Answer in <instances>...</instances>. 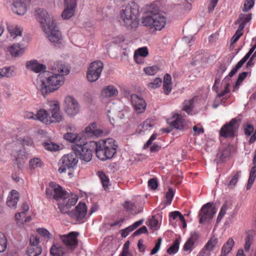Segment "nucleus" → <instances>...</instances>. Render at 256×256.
<instances>
[{"label": "nucleus", "mask_w": 256, "mask_h": 256, "mask_svg": "<svg viewBox=\"0 0 256 256\" xmlns=\"http://www.w3.org/2000/svg\"><path fill=\"white\" fill-rule=\"evenodd\" d=\"M112 138H107L104 141L96 142L90 141L88 143L76 144L72 146V149L77 158L85 162H90L94 151L96 156L101 160L111 159L116 152L118 146Z\"/></svg>", "instance_id": "f257e3e1"}, {"label": "nucleus", "mask_w": 256, "mask_h": 256, "mask_svg": "<svg viewBox=\"0 0 256 256\" xmlns=\"http://www.w3.org/2000/svg\"><path fill=\"white\" fill-rule=\"evenodd\" d=\"M50 66L52 72H43L39 74L36 80V87L44 98L48 94L57 90L64 82V76L70 72L68 66L62 62L51 63Z\"/></svg>", "instance_id": "f03ea898"}, {"label": "nucleus", "mask_w": 256, "mask_h": 256, "mask_svg": "<svg viewBox=\"0 0 256 256\" xmlns=\"http://www.w3.org/2000/svg\"><path fill=\"white\" fill-rule=\"evenodd\" d=\"M78 200L76 195H72L71 198L67 200L66 204H59V209L62 213L68 214L72 218L80 221L85 218L87 212V208L84 202H80L76 206L74 210H68L72 206L76 203Z\"/></svg>", "instance_id": "7ed1b4c3"}, {"label": "nucleus", "mask_w": 256, "mask_h": 256, "mask_svg": "<svg viewBox=\"0 0 256 256\" xmlns=\"http://www.w3.org/2000/svg\"><path fill=\"white\" fill-rule=\"evenodd\" d=\"M139 13L138 4L131 2L126 6H122L120 10V18L128 28H136L138 24L137 16Z\"/></svg>", "instance_id": "20e7f679"}, {"label": "nucleus", "mask_w": 256, "mask_h": 256, "mask_svg": "<svg viewBox=\"0 0 256 256\" xmlns=\"http://www.w3.org/2000/svg\"><path fill=\"white\" fill-rule=\"evenodd\" d=\"M78 162L76 154L74 152L65 154L61 158L58 162V172L62 174L66 172L67 170L74 169L76 167Z\"/></svg>", "instance_id": "39448f33"}, {"label": "nucleus", "mask_w": 256, "mask_h": 256, "mask_svg": "<svg viewBox=\"0 0 256 256\" xmlns=\"http://www.w3.org/2000/svg\"><path fill=\"white\" fill-rule=\"evenodd\" d=\"M142 23L144 26L154 27L156 30H161L166 25V20L162 14L155 15L154 16L143 17Z\"/></svg>", "instance_id": "423d86ee"}, {"label": "nucleus", "mask_w": 256, "mask_h": 256, "mask_svg": "<svg viewBox=\"0 0 256 256\" xmlns=\"http://www.w3.org/2000/svg\"><path fill=\"white\" fill-rule=\"evenodd\" d=\"M238 128L237 120L236 118H232L221 128L219 136L225 138H233L236 135Z\"/></svg>", "instance_id": "0eeeda50"}, {"label": "nucleus", "mask_w": 256, "mask_h": 256, "mask_svg": "<svg viewBox=\"0 0 256 256\" xmlns=\"http://www.w3.org/2000/svg\"><path fill=\"white\" fill-rule=\"evenodd\" d=\"M103 68V64L100 61L92 62L86 74L88 80L90 82L96 81L99 78Z\"/></svg>", "instance_id": "6e6552de"}, {"label": "nucleus", "mask_w": 256, "mask_h": 256, "mask_svg": "<svg viewBox=\"0 0 256 256\" xmlns=\"http://www.w3.org/2000/svg\"><path fill=\"white\" fill-rule=\"evenodd\" d=\"M64 106L66 112L70 116H74L80 110V106L78 101L71 96L65 98Z\"/></svg>", "instance_id": "1a4fd4ad"}, {"label": "nucleus", "mask_w": 256, "mask_h": 256, "mask_svg": "<svg viewBox=\"0 0 256 256\" xmlns=\"http://www.w3.org/2000/svg\"><path fill=\"white\" fill-rule=\"evenodd\" d=\"M47 36L52 42L58 43L61 40V34L57 30L56 26L54 22H51V25L44 26L43 29Z\"/></svg>", "instance_id": "9d476101"}, {"label": "nucleus", "mask_w": 256, "mask_h": 256, "mask_svg": "<svg viewBox=\"0 0 256 256\" xmlns=\"http://www.w3.org/2000/svg\"><path fill=\"white\" fill-rule=\"evenodd\" d=\"M78 233L72 232L68 235L60 236V239L68 250H74L78 244L77 236Z\"/></svg>", "instance_id": "9b49d317"}, {"label": "nucleus", "mask_w": 256, "mask_h": 256, "mask_svg": "<svg viewBox=\"0 0 256 256\" xmlns=\"http://www.w3.org/2000/svg\"><path fill=\"white\" fill-rule=\"evenodd\" d=\"M49 112L51 114L50 116V123L59 122L62 120L63 117L60 112V104L58 102H50Z\"/></svg>", "instance_id": "f8f14e48"}, {"label": "nucleus", "mask_w": 256, "mask_h": 256, "mask_svg": "<svg viewBox=\"0 0 256 256\" xmlns=\"http://www.w3.org/2000/svg\"><path fill=\"white\" fill-rule=\"evenodd\" d=\"M54 194L53 195L54 199L56 200H62V202H59L58 204V207L59 208V204H66L67 200L71 198L72 195H75L72 193L69 194L62 186L58 185L56 188L54 190Z\"/></svg>", "instance_id": "ddd939ff"}, {"label": "nucleus", "mask_w": 256, "mask_h": 256, "mask_svg": "<svg viewBox=\"0 0 256 256\" xmlns=\"http://www.w3.org/2000/svg\"><path fill=\"white\" fill-rule=\"evenodd\" d=\"M36 18L41 24L43 29L44 26L51 25V22H54L52 18H50V14L43 8H38L36 10Z\"/></svg>", "instance_id": "4468645a"}, {"label": "nucleus", "mask_w": 256, "mask_h": 256, "mask_svg": "<svg viewBox=\"0 0 256 256\" xmlns=\"http://www.w3.org/2000/svg\"><path fill=\"white\" fill-rule=\"evenodd\" d=\"M131 102L136 113L141 114L144 112L146 104L144 100L138 95H131Z\"/></svg>", "instance_id": "2eb2a0df"}, {"label": "nucleus", "mask_w": 256, "mask_h": 256, "mask_svg": "<svg viewBox=\"0 0 256 256\" xmlns=\"http://www.w3.org/2000/svg\"><path fill=\"white\" fill-rule=\"evenodd\" d=\"M66 6L62 12V16L66 20L70 18L73 16L76 6V0H64Z\"/></svg>", "instance_id": "dca6fc26"}, {"label": "nucleus", "mask_w": 256, "mask_h": 256, "mask_svg": "<svg viewBox=\"0 0 256 256\" xmlns=\"http://www.w3.org/2000/svg\"><path fill=\"white\" fill-rule=\"evenodd\" d=\"M234 146L232 144L223 146L217 154L216 157L219 158L220 162L224 161L227 158H230L232 154L235 151Z\"/></svg>", "instance_id": "f3484780"}, {"label": "nucleus", "mask_w": 256, "mask_h": 256, "mask_svg": "<svg viewBox=\"0 0 256 256\" xmlns=\"http://www.w3.org/2000/svg\"><path fill=\"white\" fill-rule=\"evenodd\" d=\"M30 0H14L12 10L18 15H24L26 12V5Z\"/></svg>", "instance_id": "a211bd4d"}, {"label": "nucleus", "mask_w": 256, "mask_h": 256, "mask_svg": "<svg viewBox=\"0 0 256 256\" xmlns=\"http://www.w3.org/2000/svg\"><path fill=\"white\" fill-rule=\"evenodd\" d=\"M26 67L36 73L40 72V74L43 72H46V66L38 63L36 60L27 62L26 63Z\"/></svg>", "instance_id": "6ab92c4d"}, {"label": "nucleus", "mask_w": 256, "mask_h": 256, "mask_svg": "<svg viewBox=\"0 0 256 256\" xmlns=\"http://www.w3.org/2000/svg\"><path fill=\"white\" fill-rule=\"evenodd\" d=\"M160 4L159 2L156 1L146 6V16H154L155 15H160Z\"/></svg>", "instance_id": "aec40b11"}, {"label": "nucleus", "mask_w": 256, "mask_h": 256, "mask_svg": "<svg viewBox=\"0 0 256 256\" xmlns=\"http://www.w3.org/2000/svg\"><path fill=\"white\" fill-rule=\"evenodd\" d=\"M96 124L94 122H92L90 124L86 127L85 130L86 136L88 137H92L94 136H100L102 133V130L97 129Z\"/></svg>", "instance_id": "412c9836"}, {"label": "nucleus", "mask_w": 256, "mask_h": 256, "mask_svg": "<svg viewBox=\"0 0 256 256\" xmlns=\"http://www.w3.org/2000/svg\"><path fill=\"white\" fill-rule=\"evenodd\" d=\"M199 222L206 224L208 222V202L204 204L200 208L198 214Z\"/></svg>", "instance_id": "4be33fe9"}, {"label": "nucleus", "mask_w": 256, "mask_h": 256, "mask_svg": "<svg viewBox=\"0 0 256 256\" xmlns=\"http://www.w3.org/2000/svg\"><path fill=\"white\" fill-rule=\"evenodd\" d=\"M198 97L196 96L188 100H186L184 102L183 110L188 114H192V110L195 102L198 100Z\"/></svg>", "instance_id": "5701e85b"}, {"label": "nucleus", "mask_w": 256, "mask_h": 256, "mask_svg": "<svg viewBox=\"0 0 256 256\" xmlns=\"http://www.w3.org/2000/svg\"><path fill=\"white\" fill-rule=\"evenodd\" d=\"M8 50L12 56H19L24 52V48L19 44H14L8 48Z\"/></svg>", "instance_id": "b1692460"}, {"label": "nucleus", "mask_w": 256, "mask_h": 256, "mask_svg": "<svg viewBox=\"0 0 256 256\" xmlns=\"http://www.w3.org/2000/svg\"><path fill=\"white\" fill-rule=\"evenodd\" d=\"M102 96L104 98H110L118 94L117 89L113 86H108L102 90Z\"/></svg>", "instance_id": "393cba45"}, {"label": "nucleus", "mask_w": 256, "mask_h": 256, "mask_svg": "<svg viewBox=\"0 0 256 256\" xmlns=\"http://www.w3.org/2000/svg\"><path fill=\"white\" fill-rule=\"evenodd\" d=\"M18 200V194L14 190L11 192L10 196L8 198L6 204L8 207L15 208Z\"/></svg>", "instance_id": "a878e982"}, {"label": "nucleus", "mask_w": 256, "mask_h": 256, "mask_svg": "<svg viewBox=\"0 0 256 256\" xmlns=\"http://www.w3.org/2000/svg\"><path fill=\"white\" fill-rule=\"evenodd\" d=\"M172 78L170 75L168 74H165L163 82V88L164 94H168L172 90Z\"/></svg>", "instance_id": "bb28decb"}, {"label": "nucleus", "mask_w": 256, "mask_h": 256, "mask_svg": "<svg viewBox=\"0 0 256 256\" xmlns=\"http://www.w3.org/2000/svg\"><path fill=\"white\" fill-rule=\"evenodd\" d=\"M252 14H240L237 20L236 23L239 24V26H242V30L246 26V24L252 20Z\"/></svg>", "instance_id": "cd10ccee"}, {"label": "nucleus", "mask_w": 256, "mask_h": 256, "mask_svg": "<svg viewBox=\"0 0 256 256\" xmlns=\"http://www.w3.org/2000/svg\"><path fill=\"white\" fill-rule=\"evenodd\" d=\"M198 238V236L196 232L192 234L190 237L184 244L183 248L184 250L188 251L189 250H192L193 248L194 243L196 240Z\"/></svg>", "instance_id": "c85d7f7f"}, {"label": "nucleus", "mask_w": 256, "mask_h": 256, "mask_svg": "<svg viewBox=\"0 0 256 256\" xmlns=\"http://www.w3.org/2000/svg\"><path fill=\"white\" fill-rule=\"evenodd\" d=\"M65 254L64 248L58 244H53L50 249V254L52 256H64Z\"/></svg>", "instance_id": "c756f323"}, {"label": "nucleus", "mask_w": 256, "mask_h": 256, "mask_svg": "<svg viewBox=\"0 0 256 256\" xmlns=\"http://www.w3.org/2000/svg\"><path fill=\"white\" fill-rule=\"evenodd\" d=\"M42 252V248L40 246H36L34 245L30 246L26 250L28 256H38Z\"/></svg>", "instance_id": "7c9ffc66"}, {"label": "nucleus", "mask_w": 256, "mask_h": 256, "mask_svg": "<svg viewBox=\"0 0 256 256\" xmlns=\"http://www.w3.org/2000/svg\"><path fill=\"white\" fill-rule=\"evenodd\" d=\"M38 118L37 120L46 124L50 123V114L44 110H40L36 114Z\"/></svg>", "instance_id": "2f4dec72"}, {"label": "nucleus", "mask_w": 256, "mask_h": 256, "mask_svg": "<svg viewBox=\"0 0 256 256\" xmlns=\"http://www.w3.org/2000/svg\"><path fill=\"white\" fill-rule=\"evenodd\" d=\"M64 138L66 140L75 143V144L81 143L80 142V136L72 132H68L64 134Z\"/></svg>", "instance_id": "473e14b6"}, {"label": "nucleus", "mask_w": 256, "mask_h": 256, "mask_svg": "<svg viewBox=\"0 0 256 256\" xmlns=\"http://www.w3.org/2000/svg\"><path fill=\"white\" fill-rule=\"evenodd\" d=\"M15 75V72L11 67H6L0 68V78L3 77L12 78Z\"/></svg>", "instance_id": "72a5a7b5"}, {"label": "nucleus", "mask_w": 256, "mask_h": 256, "mask_svg": "<svg viewBox=\"0 0 256 256\" xmlns=\"http://www.w3.org/2000/svg\"><path fill=\"white\" fill-rule=\"evenodd\" d=\"M154 120L150 119L146 120L142 124H140L138 127V130H139V134L142 132H145L148 130V128H152L154 126Z\"/></svg>", "instance_id": "f704fd0d"}, {"label": "nucleus", "mask_w": 256, "mask_h": 256, "mask_svg": "<svg viewBox=\"0 0 256 256\" xmlns=\"http://www.w3.org/2000/svg\"><path fill=\"white\" fill-rule=\"evenodd\" d=\"M253 164L254 166L252 167L250 171V176L246 186V189L248 190H249L251 188L256 178V163L254 164L253 161Z\"/></svg>", "instance_id": "c9c22d12"}, {"label": "nucleus", "mask_w": 256, "mask_h": 256, "mask_svg": "<svg viewBox=\"0 0 256 256\" xmlns=\"http://www.w3.org/2000/svg\"><path fill=\"white\" fill-rule=\"evenodd\" d=\"M148 54V51L146 47L139 48L134 52V60H138V58H140V57H146Z\"/></svg>", "instance_id": "e433bc0d"}, {"label": "nucleus", "mask_w": 256, "mask_h": 256, "mask_svg": "<svg viewBox=\"0 0 256 256\" xmlns=\"http://www.w3.org/2000/svg\"><path fill=\"white\" fill-rule=\"evenodd\" d=\"M171 126L174 128L182 130L184 128V120L180 114H178L176 118L172 122Z\"/></svg>", "instance_id": "4c0bfd02"}, {"label": "nucleus", "mask_w": 256, "mask_h": 256, "mask_svg": "<svg viewBox=\"0 0 256 256\" xmlns=\"http://www.w3.org/2000/svg\"><path fill=\"white\" fill-rule=\"evenodd\" d=\"M234 242L232 238H230L227 242L223 246L222 248V252L224 254L227 255L232 250Z\"/></svg>", "instance_id": "58836bf2"}, {"label": "nucleus", "mask_w": 256, "mask_h": 256, "mask_svg": "<svg viewBox=\"0 0 256 256\" xmlns=\"http://www.w3.org/2000/svg\"><path fill=\"white\" fill-rule=\"evenodd\" d=\"M43 163L38 158H34L30 160L29 162V167L30 170H34L38 168H42Z\"/></svg>", "instance_id": "ea45409f"}, {"label": "nucleus", "mask_w": 256, "mask_h": 256, "mask_svg": "<svg viewBox=\"0 0 256 256\" xmlns=\"http://www.w3.org/2000/svg\"><path fill=\"white\" fill-rule=\"evenodd\" d=\"M180 244V240L178 238L175 240L173 244L168 248L167 252L170 255L176 254L178 250Z\"/></svg>", "instance_id": "a19ab883"}, {"label": "nucleus", "mask_w": 256, "mask_h": 256, "mask_svg": "<svg viewBox=\"0 0 256 256\" xmlns=\"http://www.w3.org/2000/svg\"><path fill=\"white\" fill-rule=\"evenodd\" d=\"M256 0H245L242 8L243 12H246L252 9L254 5Z\"/></svg>", "instance_id": "79ce46f5"}, {"label": "nucleus", "mask_w": 256, "mask_h": 256, "mask_svg": "<svg viewBox=\"0 0 256 256\" xmlns=\"http://www.w3.org/2000/svg\"><path fill=\"white\" fill-rule=\"evenodd\" d=\"M7 240L5 235L0 232V252H4L6 248Z\"/></svg>", "instance_id": "37998d69"}, {"label": "nucleus", "mask_w": 256, "mask_h": 256, "mask_svg": "<svg viewBox=\"0 0 256 256\" xmlns=\"http://www.w3.org/2000/svg\"><path fill=\"white\" fill-rule=\"evenodd\" d=\"M159 70V68L157 66H153L147 67L144 68V70L145 73L150 76L155 74Z\"/></svg>", "instance_id": "c03bdc74"}, {"label": "nucleus", "mask_w": 256, "mask_h": 256, "mask_svg": "<svg viewBox=\"0 0 256 256\" xmlns=\"http://www.w3.org/2000/svg\"><path fill=\"white\" fill-rule=\"evenodd\" d=\"M253 236L251 234H248L245 238V244L244 248L246 252L249 250L250 247L252 243Z\"/></svg>", "instance_id": "a18cd8bd"}, {"label": "nucleus", "mask_w": 256, "mask_h": 256, "mask_svg": "<svg viewBox=\"0 0 256 256\" xmlns=\"http://www.w3.org/2000/svg\"><path fill=\"white\" fill-rule=\"evenodd\" d=\"M242 26H238V30H236L234 34L231 39L232 43H234L237 42L240 38L242 35Z\"/></svg>", "instance_id": "49530a36"}, {"label": "nucleus", "mask_w": 256, "mask_h": 256, "mask_svg": "<svg viewBox=\"0 0 256 256\" xmlns=\"http://www.w3.org/2000/svg\"><path fill=\"white\" fill-rule=\"evenodd\" d=\"M162 79L159 78H156L152 82L148 84V88L154 89L160 87L162 84Z\"/></svg>", "instance_id": "de8ad7c7"}, {"label": "nucleus", "mask_w": 256, "mask_h": 256, "mask_svg": "<svg viewBox=\"0 0 256 256\" xmlns=\"http://www.w3.org/2000/svg\"><path fill=\"white\" fill-rule=\"evenodd\" d=\"M99 177L101 180L103 187L106 190L108 188L109 179L106 175L102 172H99Z\"/></svg>", "instance_id": "09e8293b"}, {"label": "nucleus", "mask_w": 256, "mask_h": 256, "mask_svg": "<svg viewBox=\"0 0 256 256\" xmlns=\"http://www.w3.org/2000/svg\"><path fill=\"white\" fill-rule=\"evenodd\" d=\"M228 208V206L227 204H223V206L221 208L220 212H219V214H218V216L217 217L216 224H218V223H219L220 222V220L222 219V217L226 214V212Z\"/></svg>", "instance_id": "8fccbe9b"}, {"label": "nucleus", "mask_w": 256, "mask_h": 256, "mask_svg": "<svg viewBox=\"0 0 256 256\" xmlns=\"http://www.w3.org/2000/svg\"><path fill=\"white\" fill-rule=\"evenodd\" d=\"M240 172H237L234 174L232 179L230 180L228 186L230 188H233L236 184L238 179L240 178Z\"/></svg>", "instance_id": "3c124183"}, {"label": "nucleus", "mask_w": 256, "mask_h": 256, "mask_svg": "<svg viewBox=\"0 0 256 256\" xmlns=\"http://www.w3.org/2000/svg\"><path fill=\"white\" fill-rule=\"evenodd\" d=\"M42 145L46 149L50 151H56L59 148V146L58 144H54V143L44 142L42 144Z\"/></svg>", "instance_id": "603ef678"}, {"label": "nucleus", "mask_w": 256, "mask_h": 256, "mask_svg": "<svg viewBox=\"0 0 256 256\" xmlns=\"http://www.w3.org/2000/svg\"><path fill=\"white\" fill-rule=\"evenodd\" d=\"M123 206L127 212H132L136 209L135 204L129 201H126L123 204Z\"/></svg>", "instance_id": "864d4df0"}, {"label": "nucleus", "mask_w": 256, "mask_h": 256, "mask_svg": "<svg viewBox=\"0 0 256 256\" xmlns=\"http://www.w3.org/2000/svg\"><path fill=\"white\" fill-rule=\"evenodd\" d=\"M244 134L247 136H250L254 132V126L250 124H246L244 126Z\"/></svg>", "instance_id": "5fc2aeb1"}, {"label": "nucleus", "mask_w": 256, "mask_h": 256, "mask_svg": "<svg viewBox=\"0 0 256 256\" xmlns=\"http://www.w3.org/2000/svg\"><path fill=\"white\" fill-rule=\"evenodd\" d=\"M130 244V241H126L123 246L122 250L120 253L122 255L125 256H132V254L129 252V246Z\"/></svg>", "instance_id": "6e6d98bb"}, {"label": "nucleus", "mask_w": 256, "mask_h": 256, "mask_svg": "<svg viewBox=\"0 0 256 256\" xmlns=\"http://www.w3.org/2000/svg\"><path fill=\"white\" fill-rule=\"evenodd\" d=\"M8 30L12 36H21L22 33V30L20 29V28L16 26L15 28H10V26L8 27Z\"/></svg>", "instance_id": "4d7b16f0"}, {"label": "nucleus", "mask_w": 256, "mask_h": 256, "mask_svg": "<svg viewBox=\"0 0 256 256\" xmlns=\"http://www.w3.org/2000/svg\"><path fill=\"white\" fill-rule=\"evenodd\" d=\"M162 241V238H159L156 242L155 244L154 248L152 250L151 252L150 253V255H154L156 254L160 250V246L161 245Z\"/></svg>", "instance_id": "13d9d810"}, {"label": "nucleus", "mask_w": 256, "mask_h": 256, "mask_svg": "<svg viewBox=\"0 0 256 256\" xmlns=\"http://www.w3.org/2000/svg\"><path fill=\"white\" fill-rule=\"evenodd\" d=\"M148 186L152 190H155L158 186V182L156 178H150L148 182Z\"/></svg>", "instance_id": "bf43d9fd"}, {"label": "nucleus", "mask_w": 256, "mask_h": 256, "mask_svg": "<svg viewBox=\"0 0 256 256\" xmlns=\"http://www.w3.org/2000/svg\"><path fill=\"white\" fill-rule=\"evenodd\" d=\"M174 196V192L172 188H170L168 192L166 193V198L167 199V202L170 204Z\"/></svg>", "instance_id": "052dcab7"}, {"label": "nucleus", "mask_w": 256, "mask_h": 256, "mask_svg": "<svg viewBox=\"0 0 256 256\" xmlns=\"http://www.w3.org/2000/svg\"><path fill=\"white\" fill-rule=\"evenodd\" d=\"M36 232L43 237L50 238V234L44 228H38L36 230Z\"/></svg>", "instance_id": "680f3d73"}, {"label": "nucleus", "mask_w": 256, "mask_h": 256, "mask_svg": "<svg viewBox=\"0 0 256 256\" xmlns=\"http://www.w3.org/2000/svg\"><path fill=\"white\" fill-rule=\"evenodd\" d=\"M148 233V230L146 226H142V227L140 228L138 230H137L136 231H135L133 234L132 236L134 237L136 236L140 235L142 234H146Z\"/></svg>", "instance_id": "e2e57ef3"}, {"label": "nucleus", "mask_w": 256, "mask_h": 256, "mask_svg": "<svg viewBox=\"0 0 256 256\" xmlns=\"http://www.w3.org/2000/svg\"><path fill=\"white\" fill-rule=\"evenodd\" d=\"M157 136V134H154L151 136L150 139L146 142L144 146V149L148 148L152 143V142L155 140Z\"/></svg>", "instance_id": "0e129e2a"}, {"label": "nucleus", "mask_w": 256, "mask_h": 256, "mask_svg": "<svg viewBox=\"0 0 256 256\" xmlns=\"http://www.w3.org/2000/svg\"><path fill=\"white\" fill-rule=\"evenodd\" d=\"M216 208L212 203L209 202V219L212 218L216 213Z\"/></svg>", "instance_id": "69168bd1"}, {"label": "nucleus", "mask_w": 256, "mask_h": 256, "mask_svg": "<svg viewBox=\"0 0 256 256\" xmlns=\"http://www.w3.org/2000/svg\"><path fill=\"white\" fill-rule=\"evenodd\" d=\"M218 243V239L214 236H212L209 240V250L216 246Z\"/></svg>", "instance_id": "338daca9"}, {"label": "nucleus", "mask_w": 256, "mask_h": 256, "mask_svg": "<svg viewBox=\"0 0 256 256\" xmlns=\"http://www.w3.org/2000/svg\"><path fill=\"white\" fill-rule=\"evenodd\" d=\"M248 74L247 72H243L240 74L236 84L239 85L246 78Z\"/></svg>", "instance_id": "774afa93"}]
</instances>
